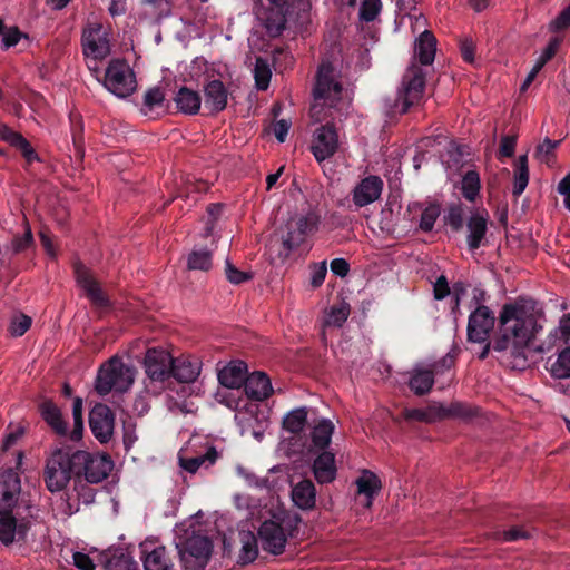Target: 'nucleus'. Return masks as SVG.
I'll return each instance as SVG.
<instances>
[{"instance_id":"33","label":"nucleus","mask_w":570,"mask_h":570,"mask_svg":"<svg viewBox=\"0 0 570 570\" xmlns=\"http://www.w3.org/2000/svg\"><path fill=\"white\" fill-rule=\"evenodd\" d=\"M488 217L482 214H474L468 222V244L470 249L474 250L481 246L482 239L487 233Z\"/></svg>"},{"instance_id":"10","label":"nucleus","mask_w":570,"mask_h":570,"mask_svg":"<svg viewBox=\"0 0 570 570\" xmlns=\"http://www.w3.org/2000/svg\"><path fill=\"white\" fill-rule=\"evenodd\" d=\"M342 85L337 79V73L331 63L324 62L320 66L314 89L315 105L312 112H316L318 105H327L330 107L341 99Z\"/></svg>"},{"instance_id":"29","label":"nucleus","mask_w":570,"mask_h":570,"mask_svg":"<svg viewBox=\"0 0 570 570\" xmlns=\"http://www.w3.org/2000/svg\"><path fill=\"white\" fill-rule=\"evenodd\" d=\"M292 500L302 510H311L315 507L316 489L311 480H302L292 489Z\"/></svg>"},{"instance_id":"45","label":"nucleus","mask_w":570,"mask_h":570,"mask_svg":"<svg viewBox=\"0 0 570 570\" xmlns=\"http://www.w3.org/2000/svg\"><path fill=\"white\" fill-rule=\"evenodd\" d=\"M272 71L266 60L257 58L254 67L256 87L261 90L267 89Z\"/></svg>"},{"instance_id":"59","label":"nucleus","mask_w":570,"mask_h":570,"mask_svg":"<svg viewBox=\"0 0 570 570\" xmlns=\"http://www.w3.org/2000/svg\"><path fill=\"white\" fill-rule=\"evenodd\" d=\"M553 336L562 341H567L570 335V315H563L559 322V326L554 330Z\"/></svg>"},{"instance_id":"46","label":"nucleus","mask_w":570,"mask_h":570,"mask_svg":"<svg viewBox=\"0 0 570 570\" xmlns=\"http://www.w3.org/2000/svg\"><path fill=\"white\" fill-rule=\"evenodd\" d=\"M0 37L2 47L8 49L16 46L22 37V33L14 26H7L2 19H0Z\"/></svg>"},{"instance_id":"1","label":"nucleus","mask_w":570,"mask_h":570,"mask_svg":"<svg viewBox=\"0 0 570 570\" xmlns=\"http://www.w3.org/2000/svg\"><path fill=\"white\" fill-rule=\"evenodd\" d=\"M501 336L493 343V350L505 352L517 361V365H524V348L537 331V316L532 308L524 304L514 303L504 305L499 316Z\"/></svg>"},{"instance_id":"12","label":"nucleus","mask_w":570,"mask_h":570,"mask_svg":"<svg viewBox=\"0 0 570 570\" xmlns=\"http://www.w3.org/2000/svg\"><path fill=\"white\" fill-rule=\"evenodd\" d=\"M454 363L453 356L445 355L440 362L431 365L416 364L410 372L409 386L416 395H424L430 392L434 383V375L451 368Z\"/></svg>"},{"instance_id":"20","label":"nucleus","mask_w":570,"mask_h":570,"mask_svg":"<svg viewBox=\"0 0 570 570\" xmlns=\"http://www.w3.org/2000/svg\"><path fill=\"white\" fill-rule=\"evenodd\" d=\"M383 190V180L377 176H367L352 190V199L356 207L367 206L377 200Z\"/></svg>"},{"instance_id":"22","label":"nucleus","mask_w":570,"mask_h":570,"mask_svg":"<svg viewBox=\"0 0 570 570\" xmlns=\"http://www.w3.org/2000/svg\"><path fill=\"white\" fill-rule=\"evenodd\" d=\"M247 365L245 362L235 360L218 370V382L230 390H238L247 379Z\"/></svg>"},{"instance_id":"3","label":"nucleus","mask_w":570,"mask_h":570,"mask_svg":"<svg viewBox=\"0 0 570 570\" xmlns=\"http://www.w3.org/2000/svg\"><path fill=\"white\" fill-rule=\"evenodd\" d=\"M226 405L235 410V421L240 429V434H250L257 441H262L268 426L264 412L256 402H244L228 395Z\"/></svg>"},{"instance_id":"11","label":"nucleus","mask_w":570,"mask_h":570,"mask_svg":"<svg viewBox=\"0 0 570 570\" xmlns=\"http://www.w3.org/2000/svg\"><path fill=\"white\" fill-rule=\"evenodd\" d=\"M86 58L104 60L110 55V40L107 29L98 21H88L81 37Z\"/></svg>"},{"instance_id":"64","label":"nucleus","mask_w":570,"mask_h":570,"mask_svg":"<svg viewBox=\"0 0 570 570\" xmlns=\"http://www.w3.org/2000/svg\"><path fill=\"white\" fill-rule=\"evenodd\" d=\"M558 46H559V40L558 39H552L548 43L547 48L543 50L541 56L538 58V60L540 62H542L543 65H546L554 56Z\"/></svg>"},{"instance_id":"23","label":"nucleus","mask_w":570,"mask_h":570,"mask_svg":"<svg viewBox=\"0 0 570 570\" xmlns=\"http://www.w3.org/2000/svg\"><path fill=\"white\" fill-rule=\"evenodd\" d=\"M75 274L78 285L86 292L92 304L99 307L106 306L108 301L86 266L79 263L76 264Z\"/></svg>"},{"instance_id":"44","label":"nucleus","mask_w":570,"mask_h":570,"mask_svg":"<svg viewBox=\"0 0 570 570\" xmlns=\"http://www.w3.org/2000/svg\"><path fill=\"white\" fill-rule=\"evenodd\" d=\"M480 191V177L474 170L468 171L462 179V194L469 200H474Z\"/></svg>"},{"instance_id":"51","label":"nucleus","mask_w":570,"mask_h":570,"mask_svg":"<svg viewBox=\"0 0 570 570\" xmlns=\"http://www.w3.org/2000/svg\"><path fill=\"white\" fill-rule=\"evenodd\" d=\"M31 325V318L24 314L17 315L12 318L9 331L13 336L23 335Z\"/></svg>"},{"instance_id":"5","label":"nucleus","mask_w":570,"mask_h":570,"mask_svg":"<svg viewBox=\"0 0 570 570\" xmlns=\"http://www.w3.org/2000/svg\"><path fill=\"white\" fill-rule=\"evenodd\" d=\"M320 214L314 209L296 212L289 215L285 224L283 244L287 249L302 245L305 239L318 229Z\"/></svg>"},{"instance_id":"31","label":"nucleus","mask_w":570,"mask_h":570,"mask_svg":"<svg viewBox=\"0 0 570 570\" xmlns=\"http://www.w3.org/2000/svg\"><path fill=\"white\" fill-rule=\"evenodd\" d=\"M357 492L364 495V507L370 508L372 505L374 495L381 489V481L371 471H363L360 478L356 480Z\"/></svg>"},{"instance_id":"16","label":"nucleus","mask_w":570,"mask_h":570,"mask_svg":"<svg viewBox=\"0 0 570 570\" xmlns=\"http://www.w3.org/2000/svg\"><path fill=\"white\" fill-rule=\"evenodd\" d=\"M21 493V480L13 470L0 474V514L13 513Z\"/></svg>"},{"instance_id":"61","label":"nucleus","mask_w":570,"mask_h":570,"mask_svg":"<svg viewBox=\"0 0 570 570\" xmlns=\"http://www.w3.org/2000/svg\"><path fill=\"white\" fill-rule=\"evenodd\" d=\"M558 191L563 196V204L570 212V174L559 183Z\"/></svg>"},{"instance_id":"15","label":"nucleus","mask_w":570,"mask_h":570,"mask_svg":"<svg viewBox=\"0 0 570 570\" xmlns=\"http://www.w3.org/2000/svg\"><path fill=\"white\" fill-rule=\"evenodd\" d=\"M338 148V135L333 126L324 125L314 131L311 150L318 163L333 157Z\"/></svg>"},{"instance_id":"26","label":"nucleus","mask_w":570,"mask_h":570,"mask_svg":"<svg viewBox=\"0 0 570 570\" xmlns=\"http://www.w3.org/2000/svg\"><path fill=\"white\" fill-rule=\"evenodd\" d=\"M141 551L145 570H170L173 568L171 559L167 556L165 547L151 548V544L145 543L141 546Z\"/></svg>"},{"instance_id":"58","label":"nucleus","mask_w":570,"mask_h":570,"mask_svg":"<svg viewBox=\"0 0 570 570\" xmlns=\"http://www.w3.org/2000/svg\"><path fill=\"white\" fill-rule=\"evenodd\" d=\"M570 26V4L550 23L554 31L563 30Z\"/></svg>"},{"instance_id":"63","label":"nucleus","mask_w":570,"mask_h":570,"mask_svg":"<svg viewBox=\"0 0 570 570\" xmlns=\"http://www.w3.org/2000/svg\"><path fill=\"white\" fill-rule=\"evenodd\" d=\"M23 431L20 428L10 431L2 441V451L9 450L21 438Z\"/></svg>"},{"instance_id":"19","label":"nucleus","mask_w":570,"mask_h":570,"mask_svg":"<svg viewBox=\"0 0 570 570\" xmlns=\"http://www.w3.org/2000/svg\"><path fill=\"white\" fill-rule=\"evenodd\" d=\"M202 367L203 362L198 356L184 354L176 358L173 357L170 375L178 382L193 383L200 375Z\"/></svg>"},{"instance_id":"47","label":"nucleus","mask_w":570,"mask_h":570,"mask_svg":"<svg viewBox=\"0 0 570 570\" xmlns=\"http://www.w3.org/2000/svg\"><path fill=\"white\" fill-rule=\"evenodd\" d=\"M350 309L346 305L333 306L326 314L325 325L340 327L347 320Z\"/></svg>"},{"instance_id":"42","label":"nucleus","mask_w":570,"mask_h":570,"mask_svg":"<svg viewBox=\"0 0 570 570\" xmlns=\"http://www.w3.org/2000/svg\"><path fill=\"white\" fill-rule=\"evenodd\" d=\"M165 94L160 88H151L144 96L141 112L151 116L156 110L164 108Z\"/></svg>"},{"instance_id":"43","label":"nucleus","mask_w":570,"mask_h":570,"mask_svg":"<svg viewBox=\"0 0 570 570\" xmlns=\"http://www.w3.org/2000/svg\"><path fill=\"white\" fill-rule=\"evenodd\" d=\"M550 373L557 379L570 377V347L559 353L556 361L550 365Z\"/></svg>"},{"instance_id":"53","label":"nucleus","mask_w":570,"mask_h":570,"mask_svg":"<svg viewBox=\"0 0 570 570\" xmlns=\"http://www.w3.org/2000/svg\"><path fill=\"white\" fill-rule=\"evenodd\" d=\"M326 273H327L326 262H321L318 264H314L311 267V285H312V287H314V288L320 287L325 279Z\"/></svg>"},{"instance_id":"54","label":"nucleus","mask_w":570,"mask_h":570,"mask_svg":"<svg viewBox=\"0 0 570 570\" xmlns=\"http://www.w3.org/2000/svg\"><path fill=\"white\" fill-rule=\"evenodd\" d=\"M73 564L80 570H95V562L87 553L72 552Z\"/></svg>"},{"instance_id":"35","label":"nucleus","mask_w":570,"mask_h":570,"mask_svg":"<svg viewBox=\"0 0 570 570\" xmlns=\"http://www.w3.org/2000/svg\"><path fill=\"white\" fill-rule=\"evenodd\" d=\"M240 550L238 563L248 564L258 556V546L255 534L252 531H239Z\"/></svg>"},{"instance_id":"7","label":"nucleus","mask_w":570,"mask_h":570,"mask_svg":"<svg viewBox=\"0 0 570 570\" xmlns=\"http://www.w3.org/2000/svg\"><path fill=\"white\" fill-rule=\"evenodd\" d=\"M473 298L478 306L469 316L468 338L474 343H485L494 327L495 316L489 307L479 305L480 302L485 299L484 291L474 288Z\"/></svg>"},{"instance_id":"49","label":"nucleus","mask_w":570,"mask_h":570,"mask_svg":"<svg viewBox=\"0 0 570 570\" xmlns=\"http://www.w3.org/2000/svg\"><path fill=\"white\" fill-rule=\"evenodd\" d=\"M439 216L440 207L436 204H430L424 209H422L420 218V228L425 232L431 230Z\"/></svg>"},{"instance_id":"50","label":"nucleus","mask_w":570,"mask_h":570,"mask_svg":"<svg viewBox=\"0 0 570 570\" xmlns=\"http://www.w3.org/2000/svg\"><path fill=\"white\" fill-rule=\"evenodd\" d=\"M225 275L232 284H242L252 278V274L238 269L229 259L225 261Z\"/></svg>"},{"instance_id":"56","label":"nucleus","mask_w":570,"mask_h":570,"mask_svg":"<svg viewBox=\"0 0 570 570\" xmlns=\"http://www.w3.org/2000/svg\"><path fill=\"white\" fill-rule=\"evenodd\" d=\"M528 183H529V171L515 170L514 183H513V195L520 196L527 188Z\"/></svg>"},{"instance_id":"40","label":"nucleus","mask_w":570,"mask_h":570,"mask_svg":"<svg viewBox=\"0 0 570 570\" xmlns=\"http://www.w3.org/2000/svg\"><path fill=\"white\" fill-rule=\"evenodd\" d=\"M0 137L21 150L23 156L31 160L36 157L35 151L30 144L19 134L10 129L6 125H0Z\"/></svg>"},{"instance_id":"60","label":"nucleus","mask_w":570,"mask_h":570,"mask_svg":"<svg viewBox=\"0 0 570 570\" xmlns=\"http://www.w3.org/2000/svg\"><path fill=\"white\" fill-rule=\"evenodd\" d=\"M289 128H291V122L285 119H281L274 124L273 131L279 142L285 141L287 134L289 131Z\"/></svg>"},{"instance_id":"14","label":"nucleus","mask_w":570,"mask_h":570,"mask_svg":"<svg viewBox=\"0 0 570 570\" xmlns=\"http://www.w3.org/2000/svg\"><path fill=\"white\" fill-rule=\"evenodd\" d=\"M284 521V518L274 515L262 523L258 535L264 550L273 554H281L284 551L287 541Z\"/></svg>"},{"instance_id":"25","label":"nucleus","mask_w":570,"mask_h":570,"mask_svg":"<svg viewBox=\"0 0 570 570\" xmlns=\"http://www.w3.org/2000/svg\"><path fill=\"white\" fill-rule=\"evenodd\" d=\"M89 482L80 476L73 480L72 493L68 494L67 511L71 515L79 510L80 503L90 504L95 499V491Z\"/></svg>"},{"instance_id":"18","label":"nucleus","mask_w":570,"mask_h":570,"mask_svg":"<svg viewBox=\"0 0 570 570\" xmlns=\"http://www.w3.org/2000/svg\"><path fill=\"white\" fill-rule=\"evenodd\" d=\"M115 416L105 404H96L89 414V426L95 438L101 443L110 440L114 432Z\"/></svg>"},{"instance_id":"41","label":"nucleus","mask_w":570,"mask_h":570,"mask_svg":"<svg viewBox=\"0 0 570 570\" xmlns=\"http://www.w3.org/2000/svg\"><path fill=\"white\" fill-rule=\"evenodd\" d=\"M212 265V250L209 249L195 248L187 257V266L193 271L207 272Z\"/></svg>"},{"instance_id":"30","label":"nucleus","mask_w":570,"mask_h":570,"mask_svg":"<svg viewBox=\"0 0 570 570\" xmlns=\"http://www.w3.org/2000/svg\"><path fill=\"white\" fill-rule=\"evenodd\" d=\"M435 51V37L429 30H423L415 41V57L420 60L421 65L428 66L434 61Z\"/></svg>"},{"instance_id":"36","label":"nucleus","mask_w":570,"mask_h":570,"mask_svg":"<svg viewBox=\"0 0 570 570\" xmlns=\"http://www.w3.org/2000/svg\"><path fill=\"white\" fill-rule=\"evenodd\" d=\"M218 453L214 448H209L205 454L196 455L193 458H179L180 466L190 472L195 473L199 469H208L212 466L217 460Z\"/></svg>"},{"instance_id":"37","label":"nucleus","mask_w":570,"mask_h":570,"mask_svg":"<svg viewBox=\"0 0 570 570\" xmlns=\"http://www.w3.org/2000/svg\"><path fill=\"white\" fill-rule=\"evenodd\" d=\"M334 429V424L328 419L317 421L312 430L313 445L322 450L327 448L331 443Z\"/></svg>"},{"instance_id":"62","label":"nucleus","mask_w":570,"mask_h":570,"mask_svg":"<svg viewBox=\"0 0 570 570\" xmlns=\"http://www.w3.org/2000/svg\"><path fill=\"white\" fill-rule=\"evenodd\" d=\"M331 271L341 277H344L347 275L350 271L348 263L343 258H335L331 262Z\"/></svg>"},{"instance_id":"27","label":"nucleus","mask_w":570,"mask_h":570,"mask_svg":"<svg viewBox=\"0 0 570 570\" xmlns=\"http://www.w3.org/2000/svg\"><path fill=\"white\" fill-rule=\"evenodd\" d=\"M204 97L205 108L218 112L225 109L228 92L222 81L209 80L204 87Z\"/></svg>"},{"instance_id":"6","label":"nucleus","mask_w":570,"mask_h":570,"mask_svg":"<svg viewBox=\"0 0 570 570\" xmlns=\"http://www.w3.org/2000/svg\"><path fill=\"white\" fill-rule=\"evenodd\" d=\"M104 87L118 98H127L137 89L134 70L121 59L109 62L104 77Z\"/></svg>"},{"instance_id":"34","label":"nucleus","mask_w":570,"mask_h":570,"mask_svg":"<svg viewBox=\"0 0 570 570\" xmlns=\"http://www.w3.org/2000/svg\"><path fill=\"white\" fill-rule=\"evenodd\" d=\"M273 6L266 11L265 17L261 14L258 17L263 21L266 32L272 37H276L283 31L286 19L282 10V2Z\"/></svg>"},{"instance_id":"39","label":"nucleus","mask_w":570,"mask_h":570,"mask_svg":"<svg viewBox=\"0 0 570 570\" xmlns=\"http://www.w3.org/2000/svg\"><path fill=\"white\" fill-rule=\"evenodd\" d=\"M308 409L306 406L296 407L289 411L283 419V429L289 433H301L307 421Z\"/></svg>"},{"instance_id":"52","label":"nucleus","mask_w":570,"mask_h":570,"mask_svg":"<svg viewBox=\"0 0 570 570\" xmlns=\"http://www.w3.org/2000/svg\"><path fill=\"white\" fill-rule=\"evenodd\" d=\"M236 470L238 475L244 478V480L249 487H254L257 489H269V483L267 479L258 478L243 466H237Z\"/></svg>"},{"instance_id":"28","label":"nucleus","mask_w":570,"mask_h":570,"mask_svg":"<svg viewBox=\"0 0 570 570\" xmlns=\"http://www.w3.org/2000/svg\"><path fill=\"white\" fill-rule=\"evenodd\" d=\"M312 470L318 483L332 482L336 476L335 455L328 451L322 452L314 460Z\"/></svg>"},{"instance_id":"55","label":"nucleus","mask_w":570,"mask_h":570,"mask_svg":"<svg viewBox=\"0 0 570 570\" xmlns=\"http://www.w3.org/2000/svg\"><path fill=\"white\" fill-rule=\"evenodd\" d=\"M460 51L464 61L473 63L475 60V43L472 39L465 38L460 43Z\"/></svg>"},{"instance_id":"4","label":"nucleus","mask_w":570,"mask_h":570,"mask_svg":"<svg viewBox=\"0 0 570 570\" xmlns=\"http://www.w3.org/2000/svg\"><path fill=\"white\" fill-rule=\"evenodd\" d=\"M76 451L59 449L52 452L47 460L45 469V482L50 492H59L66 489L73 478V469L77 465Z\"/></svg>"},{"instance_id":"57","label":"nucleus","mask_w":570,"mask_h":570,"mask_svg":"<svg viewBox=\"0 0 570 570\" xmlns=\"http://www.w3.org/2000/svg\"><path fill=\"white\" fill-rule=\"evenodd\" d=\"M517 145L515 136H503L501 138L499 154L501 157H511L514 154Z\"/></svg>"},{"instance_id":"9","label":"nucleus","mask_w":570,"mask_h":570,"mask_svg":"<svg viewBox=\"0 0 570 570\" xmlns=\"http://www.w3.org/2000/svg\"><path fill=\"white\" fill-rule=\"evenodd\" d=\"M424 88L425 75L421 67L412 63L403 75L397 90L395 107H400L402 112H406L412 105L417 104L422 99Z\"/></svg>"},{"instance_id":"13","label":"nucleus","mask_w":570,"mask_h":570,"mask_svg":"<svg viewBox=\"0 0 570 570\" xmlns=\"http://www.w3.org/2000/svg\"><path fill=\"white\" fill-rule=\"evenodd\" d=\"M77 465L83 466V474L89 483H99L108 478L114 469V462L108 454L76 451Z\"/></svg>"},{"instance_id":"2","label":"nucleus","mask_w":570,"mask_h":570,"mask_svg":"<svg viewBox=\"0 0 570 570\" xmlns=\"http://www.w3.org/2000/svg\"><path fill=\"white\" fill-rule=\"evenodd\" d=\"M135 381V370L125 364L119 357L114 356L102 364L98 371L95 389L101 396L111 391L126 392Z\"/></svg>"},{"instance_id":"8","label":"nucleus","mask_w":570,"mask_h":570,"mask_svg":"<svg viewBox=\"0 0 570 570\" xmlns=\"http://www.w3.org/2000/svg\"><path fill=\"white\" fill-rule=\"evenodd\" d=\"M176 548L186 569L203 570L209 559L212 543L205 535L193 533L185 539L179 538Z\"/></svg>"},{"instance_id":"17","label":"nucleus","mask_w":570,"mask_h":570,"mask_svg":"<svg viewBox=\"0 0 570 570\" xmlns=\"http://www.w3.org/2000/svg\"><path fill=\"white\" fill-rule=\"evenodd\" d=\"M145 371L153 382H164L170 377L171 354L164 348H149L145 356Z\"/></svg>"},{"instance_id":"38","label":"nucleus","mask_w":570,"mask_h":570,"mask_svg":"<svg viewBox=\"0 0 570 570\" xmlns=\"http://www.w3.org/2000/svg\"><path fill=\"white\" fill-rule=\"evenodd\" d=\"M41 415L43 420L56 431L59 435L67 433V424L62 420L61 411L50 401L41 404Z\"/></svg>"},{"instance_id":"48","label":"nucleus","mask_w":570,"mask_h":570,"mask_svg":"<svg viewBox=\"0 0 570 570\" xmlns=\"http://www.w3.org/2000/svg\"><path fill=\"white\" fill-rule=\"evenodd\" d=\"M382 9L381 0H363L360 8V19L365 22L373 21Z\"/></svg>"},{"instance_id":"32","label":"nucleus","mask_w":570,"mask_h":570,"mask_svg":"<svg viewBox=\"0 0 570 570\" xmlns=\"http://www.w3.org/2000/svg\"><path fill=\"white\" fill-rule=\"evenodd\" d=\"M177 109L186 115H195L200 109L202 99L197 91L181 87L175 98Z\"/></svg>"},{"instance_id":"21","label":"nucleus","mask_w":570,"mask_h":570,"mask_svg":"<svg viewBox=\"0 0 570 570\" xmlns=\"http://www.w3.org/2000/svg\"><path fill=\"white\" fill-rule=\"evenodd\" d=\"M30 524L24 519L18 521L12 513L0 514V541L6 544L24 541Z\"/></svg>"},{"instance_id":"24","label":"nucleus","mask_w":570,"mask_h":570,"mask_svg":"<svg viewBox=\"0 0 570 570\" xmlns=\"http://www.w3.org/2000/svg\"><path fill=\"white\" fill-rule=\"evenodd\" d=\"M245 393L252 401H264L273 393L269 377L263 372H254L247 375L244 383Z\"/></svg>"}]
</instances>
